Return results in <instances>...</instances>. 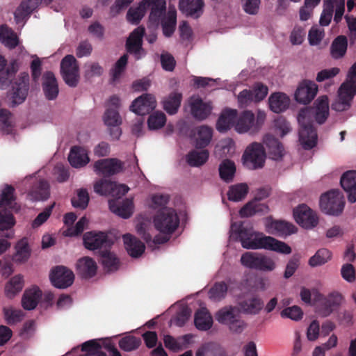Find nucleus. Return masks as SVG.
Returning a JSON list of instances; mask_svg holds the SVG:
<instances>
[{
    "label": "nucleus",
    "instance_id": "f257e3e1",
    "mask_svg": "<svg viewBox=\"0 0 356 356\" xmlns=\"http://www.w3.org/2000/svg\"><path fill=\"white\" fill-rule=\"evenodd\" d=\"M329 115V101L327 96L318 97L314 107L302 108L297 119L300 126L299 141L305 149H312L317 144L318 136L313 126L314 119L319 124H323Z\"/></svg>",
    "mask_w": 356,
    "mask_h": 356
},
{
    "label": "nucleus",
    "instance_id": "f03ea898",
    "mask_svg": "<svg viewBox=\"0 0 356 356\" xmlns=\"http://www.w3.org/2000/svg\"><path fill=\"white\" fill-rule=\"evenodd\" d=\"M230 238L238 240L242 247L247 250L265 249L284 254L291 252V247L286 243L265 236L263 233L255 232L252 227L243 225H232Z\"/></svg>",
    "mask_w": 356,
    "mask_h": 356
},
{
    "label": "nucleus",
    "instance_id": "7ed1b4c3",
    "mask_svg": "<svg viewBox=\"0 0 356 356\" xmlns=\"http://www.w3.org/2000/svg\"><path fill=\"white\" fill-rule=\"evenodd\" d=\"M266 118V113L261 110L257 111L256 117L251 111H243L237 114L234 129L238 134H255L261 130Z\"/></svg>",
    "mask_w": 356,
    "mask_h": 356
},
{
    "label": "nucleus",
    "instance_id": "20e7f679",
    "mask_svg": "<svg viewBox=\"0 0 356 356\" xmlns=\"http://www.w3.org/2000/svg\"><path fill=\"white\" fill-rule=\"evenodd\" d=\"M154 225L156 230L163 234L171 235L179 225V218L175 209L164 208L154 217Z\"/></svg>",
    "mask_w": 356,
    "mask_h": 356
},
{
    "label": "nucleus",
    "instance_id": "39448f33",
    "mask_svg": "<svg viewBox=\"0 0 356 356\" xmlns=\"http://www.w3.org/2000/svg\"><path fill=\"white\" fill-rule=\"evenodd\" d=\"M319 204L324 213L337 216L343 211L345 201L339 191L331 190L321 196Z\"/></svg>",
    "mask_w": 356,
    "mask_h": 356
},
{
    "label": "nucleus",
    "instance_id": "423d86ee",
    "mask_svg": "<svg viewBox=\"0 0 356 356\" xmlns=\"http://www.w3.org/2000/svg\"><path fill=\"white\" fill-rule=\"evenodd\" d=\"M240 261L245 268L260 271L268 272L275 268V263L272 258L254 252L243 253Z\"/></svg>",
    "mask_w": 356,
    "mask_h": 356
},
{
    "label": "nucleus",
    "instance_id": "0eeeda50",
    "mask_svg": "<svg viewBox=\"0 0 356 356\" xmlns=\"http://www.w3.org/2000/svg\"><path fill=\"white\" fill-rule=\"evenodd\" d=\"M266 157L263 145L254 142L247 147L243 155V160L248 169L256 170L264 167Z\"/></svg>",
    "mask_w": 356,
    "mask_h": 356
},
{
    "label": "nucleus",
    "instance_id": "6e6552de",
    "mask_svg": "<svg viewBox=\"0 0 356 356\" xmlns=\"http://www.w3.org/2000/svg\"><path fill=\"white\" fill-rule=\"evenodd\" d=\"M60 72L65 83L70 87H76L79 80V67L72 55L65 56L60 62Z\"/></svg>",
    "mask_w": 356,
    "mask_h": 356
},
{
    "label": "nucleus",
    "instance_id": "1a4fd4ad",
    "mask_svg": "<svg viewBox=\"0 0 356 356\" xmlns=\"http://www.w3.org/2000/svg\"><path fill=\"white\" fill-rule=\"evenodd\" d=\"M84 247L92 251L107 250L113 242L104 232L90 231L86 232L83 236Z\"/></svg>",
    "mask_w": 356,
    "mask_h": 356
},
{
    "label": "nucleus",
    "instance_id": "9d476101",
    "mask_svg": "<svg viewBox=\"0 0 356 356\" xmlns=\"http://www.w3.org/2000/svg\"><path fill=\"white\" fill-rule=\"evenodd\" d=\"M129 188L125 184H118L106 179H101L94 184V191L100 195H110L120 198L124 195Z\"/></svg>",
    "mask_w": 356,
    "mask_h": 356
},
{
    "label": "nucleus",
    "instance_id": "9b49d317",
    "mask_svg": "<svg viewBox=\"0 0 356 356\" xmlns=\"http://www.w3.org/2000/svg\"><path fill=\"white\" fill-rule=\"evenodd\" d=\"M293 216L296 222L305 229H312L318 222L316 213L305 204L294 209Z\"/></svg>",
    "mask_w": 356,
    "mask_h": 356
},
{
    "label": "nucleus",
    "instance_id": "f8f14e48",
    "mask_svg": "<svg viewBox=\"0 0 356 356\" xmlns=\"http://www.w3.org/2000/svg\"><path fill=\"white\" fill-rule=\"evenodd\" d=\"M52 284L58 289H66L73 284L74 275L73 272L63 266L54 268L49 275Z\"/></svg>",
    "mask_w": 356,
    "mask_h": 356
},
{
    "label": "nucleus",
    "instance_id": "ddd939ff",
    "mask_svg": "<svg viewBox=\"0 0 356 356\" xmlns=\"http://www.w3.org/2000/svg\"><path fill=\"white\" fill-rule=\"evenodd\" d=\"M144 34L145 28L138 26L133 31L127 40V50L134 56L136 60H139L145 55V51L142 47Z\"/></svg>",
    "mask_w": 356,
    "mask_h": 356
},
{
    "label": "nucleus",
    "instance_id": "4468645a",
    "mask_svg": "<svg viewBox=\"0 0 356 356\" xmlns=\"http://www.w3.org/2000/svg\"><path fill=\"white\" fill-rule=\"evenodd\" d=\"M156 106L155 97L151 94H144L136 98L130 106V110L140 117H143Z\"/></svg>",
    "mask_w": 356,
    "mask_h": 356
},
{
    "label": "nucleus",
    "instance_id": "2eb2a0df",
    "mask_svg": "<svg viewBox=\"0 0 356 356\" xmlns=\"http://www.w3.org/2000/svg\"><path fill=\"white\" fill-rule=\"evenodd\" d=\"M94 171L104 177L120 172L123 168V163L118 159H104L94 163Z\"/></svg>",
    "mask_w": 356,
    "mask_h": 356
},
{
    "label": "nucleus",
    "instance_id": "dca6fc26",
    "mask_svg": "<svg viewBox=\"0 0 356 356\" xmlns=\"http://www.w3.org/2000/svg\"><path fill=\"white\" fill-rule=\"evenodd\" d=\"M103 119L104 124L108 129L111 137L113 140H118L122 135V130L120 126L122 122L118 111L107 108Z\"/></svg>",
    "mask_w": 356,
    "mask_h": 356
},
{
    "label": "nucleus",
    "instance_id": "f3484780",
    "mask_svg": "<svg viewBox=\"0 0 356 356\" xmlns=\"http://www.w3.org/2000/svg\"><path fill=\"white\" fill-rule=\"evenodd\" d=\"M318 86L312 81L305 80L300 83L295 92V99L303 104L310 103L316 97Z\"/></svg>",
    "mask_w": 356,
    "mask_h": 356
},
{
    "label": "nucleus",
    "instance_id": "a211bd4d",
    "mask_svg": "<svg viewBox=\"0 0 356 356\" xmlns=\"http://www.w3.org/2000/svg\"><path fill=\"white\" fill-rule=\"evenodd\" d=\"M145 10H150L149 22L158 26L162 17L167 14L165 0H143Z\"/></svg>",
    "mask_w": 356,
    "mask_h": 356
},
{
    "label": "nucleus",
    "instance_id": "6ab92c4d",
    "mask_svg": "<svg viewBox=\"0 0 356 356\" xmlns=\"http://www.w3.org/2000/svg\"><path fill=\"white\" fill-rule=\"evenodd\" d=\"M50 194L49 182L44 179H39L34 181L27 197L33 202H44L49 198Z\"/></svg>",
    "mask_w": 356,
    "mask_h": 356
},
{
    "label": "nucleus",
    "instance_id": "aec40b11",
    "mask_svg": "<svg viewBox=\"0 0 356 356\" xmlns=\"http://www.w3.org/2000/svg\"><path fill=\"white\" fill-rule=\"evenodd\" d=\"M266 227L268 233L281 237L289 236L297 231L295 225L284 220H268Z\"/></svg>",
    "mask_w": 356,
    "mask_h": 356
},
{
    "label": "nucleus",
    "instance_id": "412c9836",
    "mask_svg": "<svg viewBox=\"0 0 356 356\" xmlns=\"http://www.w3.org/2000/svg\"><path fill=\"white\" fill-rule=\"evenodd\" d=\"M42 88L45 98L51 101L57 98L59 88L57 79L51 71H47L42 76Z\"/></svg>",
    "mask_w": 356,
    "mask_h": 356
},
{
    "label": "nucleus",
    "instance_id": "4be33fe9",
    "mask_svg": "<svg viewBox=\"0 0 356 356\" xmlns=\"http://www.w3.org/2000/svg\"><path fill=\"white\" fill-rule=\"evenodd\" d=\"M346 86V84H341L338 91L337 97L332 103L331 107L336 111L341 112L348 110L350 107L354 96L356 95Z\"/></svg>",
    "mask_w": 356,
    "mask_h": 356
},
{
    "label": "nucleus",
    "instance_id": "5701e85b",
    "mask_svg": "<svg viewBox=\"0 0 356 356\" xmlns=\"http://www.w3.org/2000/svg\"><path fill=\"white\" fill-rule=\"evenodd\" d=\"M342 300L343 298L340 293H331L318 305L316 312L322 317H327L341 305Z\"/></svg>",
    "mask_w": 356,
    "mask_h": 356
},
{
    "label": "nucleus",
    "instance_id": "b1692460",
    "mask_svg": "<svg viewBox=\"0 0 356 356\" xmlns=\"http://www.w3.org/2000/svg\"><path fill=\"white\" fill-rule=\"evenodd\" d=\"M190 107L192 115L198 120L206 119L211 114L212 110L211 104L204 102L200 97H192Z\"/></svg>",
    "mask_w": 356,
    "mask_h": 356
},
{
    "label": "nucleus",
    "instance_id": "393cba45",
    "mask_svg": "<svg viewBox=\"0 0 356 356\" xmlns=\"http://www.w3.org/2000/svg\"><path fill=\"white\" fill-rule=\"evenodd\" d=\"M341 186L348 194L350 202H356V171L350 170L343 174L340 180Z\"/></svg>",
    "mask_w": 356,
    "mask_h": 356
},
{
    "label": "nucleus",
    "instance_id": "a878e982",
    "mask_svg": "<svg viewBox=\"0 0 356 356\" xmlns=\"http://www.w3.org/2000/svg\"><path fill=\"white\" fill-rule=\"evenodd\" d=\"M263 143L268 152L269 157L275 161L280 160L284 154L282 144L273 136L266 134L263 138Z\"/></svg>",
    "mask_w": 356,
    "mask_h": 356
},
{
    "label": "nucleus",
    "instance_id": "bb28decb",
    "mask_svg": "<svg viewBox=\"0 0 356 356\" xmlns=\"http://www.w3.org/2000/svg\"><path fill=\"white\" fill-rule=\"evenodd\" d=\"M124 247L128 254L134 258L139 257L144 252L145 244L131 234L122 236Z\"/></svg>",
    "mask_w": 356,
    "mask_h": 356
},
{
    "label": "nucleus",
    "instance_id": "cd10ccee",
    "mask_svg": "<svg viewBox=\"0 0 356 356\" xmlns=\"http://www.w3.org/2000/svg\"><path fill=\"white\" fill-rule=\"evenodd\" d=\"M110 210L120 217L127 219L133 213V201L131 199H125L122 202H118L115 200H108Z\"/></svg>",
    "mask_w": 356,
    "mask_h": 356
},
{
    "label": "nucleus",
    "instance_id": "c85d7f7f",
    "mask_svg": "<svg viewBox=\"0 0 356 356\" xmlns=\"http://www.w3.org/2000/svg\"><path fill=\"white\" fill-rule=\"evenodd\" d=\"M203 0H179V10L188 16L199 17L203 12Z\"/></svg>",
    "mask_w": 356,
    "mask_h": 356
},
{
    "label": "nucleus",
    "instance_id": "c756f323",
    "mask_svg": "<svg viewBox=\"0 0 356 356\" xmlns=\"http://www.w3.org/2000/svg\"><path fill=\"white\" fill-rule=\"evenodd\" d=\"M97 264L89 257L79 259L76 263L77 273L83 278L88 279L95 275L97 273Z\"/></svg>",
    "mask_w": 356,
    "mask_h": 356
},
{
    "label": "nucleus",
    "instance_id": "7c9ffc66",
    "mask_svg": "<svg viewBox=\"0 0 356 356\" xmlns=\"http://www.w3.org/2000/svg\"><path fill=\"white\" fill-rule=\"evenodd\" d=\"M237 114L238 112L236 109H225L217 121V130L219 132L223 133L229 130L233 125L234 126Z\"/></svg>",
    "mask_w": 356,
    "mask_h": 356
},
{
    "label": "nucleus",
    "instance_id": "2f4dec72",
    "mask_svg": "<svg viewBox=\"0 0 356 356\" xmlns=\"http://www.w3.org/2000/svg\"><path fill=\"white\" fill-rule=\"evenodd\" d=\"M289 103L290 99L283 92H274L268 98L270 109L275 113L286 111L289 106Z\"/></svg>",
    "mask_w": 356,
    "mask_h": 356
},
{
    "label": "nucleus",
    "instance_id": "473e14b6",
    "mask_svg": "<svg viewBox=\"0 0 356 356\" xmlns=\"http://www.w3.org/2000/svg\"><path fill=\"white\" fill-rule=\"evenodd\" d=\"M68 161L72 167L78 168L88 164L90 159L85 149L74 146L70 149Z\"/></svg>",
    "mask_w": 356,
    "mask_h": 356
},
{
    "label": "nucleus",
    "instance_id": "72a5a7b5",
    "mask_svg": "<svg viewBox=\"0 0 356 356\" xmlns=\"http://www.w3.org/2000/svg\"><path fill=\"white\" fill-rule=\"evenodd\" d=\"M163 33L165 37H170L175 32L177 24V12L175 8H169L167 14L160 21Z\"/></svg>",
    "mask_w": 356,
    "mask_h": 356
},
{
    "label": "nucleus",
    "instance_id": "f704fd0d",
    "mask_svg": "<svg viewBox=\"0 0 356 356\" xmlns=\"http://www.w3.org/2000/svg\"><path fill=\"white\" fill-rule=\"evenodd\" d=\"M213 130L211 127L202 125L198 127L194 134L195 146L196 148H204L211 142Z\"/></svg>",
    "mask_w": 356,
    "mask_h": 356
},
{
    "label": "nucleus",
    "instance_id": "c9c22d12",
    "mask_svg": "<svg viewBox=\"0 0 356 356\" xmlns=\"http://www.w3.org/2000/svg\"><path fill=\"white\" fill-rule=\"evenodd\" d=\"M181 93L172 92L163 99V108L169 115H175L181 106Z\"/></svg>",
    "mask_w": 356,
    "mask_h": 356
},
{
    "label": "nucleus",
    "instance_id": "e433bc0d",
    "mask_svg": "<svg viewBox=\"0 0 356 356\" xmlns=\"http://www.w3.org/2000/svg\"><path fill=\"white\" fill-rule=\"evenodd\" d=\"M194 323L199 330L207 331L213 325V318L207 308H201L195 314Z\"/></svg>",
    "mask_w": 356,
    "mask_h": 356
},
{
    "label": "nucleus",
    "instance_id": "4c0bfd02",
    "mask_svg": "<svg viewBox=\"0 0 356 356\" xmlns=\"http://www.w3.org/2000/svg\"><path fill=\"white\" fill-rule=\"evenodd\" d=\"M42 291L38 286H33L24 292V309L31 310L36 307Z\"/></svg>",
    "mask_w": 356,
    "mask_h": 356
},
{
    "label": "nucleus",
    "instance_id": "58836bf2",
    "mask_svg": "<svg viewBox=\"0 0 356 356\" xmlns=\"http://www.w3.org/2000/svg\"><path fill=\"white\" fill-rule=\"evenodd\" d=\"M263 306V301L257 296L245 300L239 303L240 309L246 314H258L262 309Z\"/></svg>",
    "mask_w": 356,
    "mask_h": 356
},
{
    "label": "nucleus",
    "instance_id": "ea45409f",
    "mask_svg": "<svg viewBox=\"0 0 356 356\" xmlns=\"http://www.w3.org/2000/svg\"><path fill=\"white\" fill-rule=\"evenodd\" d=\"M0 42L9 49H13L19 44L16 33L6 25L0 26Z\"/></svg>",
    "mask_w": 356,
    "mask_h": 356
},
{
    "label": "nucleus",
    "instance_id": "a19ab883",
    "mask_svg": "<svg viewBox=\"0 0 356 356\" xmlns=\"http://www.w3.org/2000/svg\"><path fill=\"white\" fill-rule=\"evenodd\" d=\"M137 233L145 241V242L150 245L152 243L156 244H163L170 239V235L165 234L164 236L157 235L153 240H152V236L148 232L147 226L145 223H139L136 225Z\"/></svg>",
    "mask_w": 356,
    "mask_h": 356
},
{
    "label": "nucleus",
    "instance_id": "79ce46f5",
    "mask_svg": "<svg viewBox=\"0 0 356 356\" xmlns=\"http://www.w3.org/2000/svg\"><path fill=\"white\" fill-rule=\"evenodd\" d=\"M268 211V207L255 201L249 202L244 205L239 211L241 217H249L256 213H266Z\"/></svg>",
    "mask_w": 356,
    "mask_h": 356
},
{
    "label": "nucleus",
    "instance_id": "37998d69",
    "mask_svg": "<svg viewBox=\"0 0 356 356\" xmlns=\"http://www.w3.org/2000/svg\"><path fill=\"white\" fill-rule=\"evenodd\" d=\"M238 316V309L232 306L225 307L216 314V321L223 325H229Z\"/></svg>",
    "mask_w": 356,
    "mask_h": 356
},
{
    "label": "nucleus",
    "instance_id": "c03bdc74",
    "mask_svg": "<svg viewBox=\"0 0 356 356\" xmlns=\"http://www.w3.org/2000/svg\"><path fill=\"white\" fill-rule=\"evenodd\" d=\"M195 356H227L225 350L214 343H206L198 348Z\"/></svg>",
    "mask_w": 356,
    "mask_h": 356
},
{
    "label": "nucleus",
    "instance_id": "a18cd8bd",
    "mask_svg": "<svg viewBox=\"0 0 356 356\" xmlns=\"http://www.w3.org/2000/svg\"><path fill=\"white\" fill-rule=\"evenodd\" d=\"M348 40L346 36L339 35L332 42L330 47L331 56L334 59L342 58L347 50Z\"/></svg>",
    "mask_w": 356,
    "mask_h": 356
},
{
    "label": "nucleus",
    "instance_id": "49530a36",
    "mask_svg": "<svg viewBox=\"0 0 356 356\" xmlns=\"http://www.w3.org/2000/svg\"><path fill=\"white\" fill-rule=\"evenodd\" d=\"M248 186L245 183L231 186L227 192L228 199L232 202L243 200L248 193Z\"/></svg>",
    "mask_w": 356,
    "mask_h": 356
},
{
    "label": "nucleus",
    "instance_id": "de8ad7c7",
    "mask_svg": "<svg viewBox=\"0 0 356 356\" xmlns=\"http://www.w3.org/2000/svg\"><path fill=\"white\" fill-rule=\"evenodd\" d=\"M102 258V264L108 272L115 271L119 267L118 258L107 250L98 252Z\"/></svg>",
    "mask_w": 356,
    "mask_h": 356
},
{
    "label": "nucleus",
    "instance_id": "09e8293b",
    "mask_svg": "<svg viewBox=\"0 0 356 356\" xmlns=\"http://www.w3.org/2000/svg\"><path fill=\"white\" fill-rule=\"evenodd\" d=\"M209 159V152L206 149L200 152L193 150L186 156V161L191 167H199L204 164Z\"/></svg>",
    "mask_w": 356,
    "mask_h": 356
},
{
    "label": "nucleus",
    "instance_id": "8fccbe9b",
    "mask_svg": "<svg viewBox=\"0 0 356 356\" xmlns=\"http://www.w3.org/2000/svg\"><path fill=\"white\" fill-rule=\"evenodd\" d=\"M335 0H323V10L320 17L321 26H327L331 22L334 13Z\"/></svg>",
    "mask_w": 356,
    "mask_h": 356
},
{
    "label": "nucleus",
    "instance_id": "3c124183",
    "mask_svg": "<svg viewBox=\"0 0 356 356\" xmlns=\"http://www.w3.org/2000/svg\"><path fill=\"white\" fill-rule=\"evenodd\" d=\"M235 172L236 167L233 161L226 159L220 164L219 174L222 180L227 182L232 181Z\"/></svg>",
    "mask_w": 356,
    "mask_h": 356
},
{
    "label": "nucleus",
    "instance_id": "603ef678",
    "mask_svg": "<svg viewBox=\"0 0 356 356\" xmlns=\"http://www.w3.org/2000/svg\"><path fill=\"white\" fill-rule=\"evenodd\" d=\"M146 13L143 0L137 7H131L127 13V19L133 24H138Z\"/></svg>",
    "mask_w": 356,
    "mask_h": 356
},
{
    "label": "nucleus",
    "instance_id": "864d4df0",
    "mask_svg": "<svg viewBox=\"0 0 356 356\" xmlns=\"http://www.w3.org/2000/svg\"><path fill=\"white\" fill-rule=\"evenodd\" d=\"M22 289V278L21 276L13 277L5 286V294L7 298H14Z\"/></svg>",
    "mask_w": 356,
    "mask_h": 356
},
{
    "label": "nucleus",
    "instance_id": "5fc2aeb1",
    "mask_svg": "<svg viewBox=\"0 0 356 356\" xmlns=\"http://www.w3.org/2000/svg\"><path fill=\"white\" fill-rule=\"evenodd\" d=\"M140 344V339L132 335L125 336L119 341L120 348L126 352H130L138 349Z\"/></svg>",
    "mask_w": 356,
    "mask_h": 356
},
{
    "label": "nucleus",
    "instance_id": "6e6d98bb",
    "mask_svg": "<svg viewBox=\"0 0 356 356\" xmlns=\"http://www.w3.org/2000/svg\"><path fill=\"white\" fill-rule=\"evenodd\" d=\"M331 258L330 252L325 248L319 249L309 260V265L312 267L322 266Z\"/></svg>",
    "mask_w": 356,
    "mask_h": 356
},
{
    "label": "nucleus",
    "instance_id": "4d7b16f0",
    "mask_svg": "<svg viewBox=\"0 0 356 356\" xmlns=\"http://www.w3.org/2000/svg\"><path fill=\"white\" fill-rule=\"evenodd\" d=\"M165 122V115L162 111H156L149 116L147 125L150 130H157L162 128Z\"/></svg>",
    "mask_w": 356,
    "mask_h": 356
},
{
    "label": "nucleus",
    "instance_id": "13d9d810",
    "mask_svg": "<svg viewBox=\"0 0 356 356\" xmlns=\"http://www.w3.org/2000/svg\"><path fill=\"white\" fill-rule=\"evenodd\" d=\"M227 292V286L225 282H221L214 284L209 292V298L213 300L219 301L224 298Z\"/></svg>",
    "mask_w": 356,
    "mask_h": 356
},
{
    "label": "nucleus",
    "instance_id": "bf43d9fd",
    "mask_svg": "<svg viewBox=\"0 0 356 356\" xmlns=\"http://www.w3.org/2000/svg\"><path fill=\"white\" fill-rule=\"evenodd\" d=\"M89 195L86 189L81 188L77 191L76 197L72 198V204L74 208L85 209L88 204Z\"/></svg>",
    "mask_w": 356,
    "mask_h": 356
},
{
    "label": "nucleus",
    "instance_id": "052dcab7",
    "mask_svg": "<svg viewBox=\"0 0 356 356\" xmlns=\"http://www.w3.org/2000/svg\"><path fill=\"white\" fill-rule=\"evenodd\" d=\"M88 219L84 216L82 217L76 223L75 226H71L64 232L65 236L72 237L79 235L83 232L85 226L88 224Z\"/></svg>",
    "mask_w": 356,
    "mask_h": 356
},
{
    "label": "nucleus",
    "instance_id": "680f3d73",
    "mask_svg": "<svg viewBox=\"0 0 356 356\" xmlns=\"http://www.w3.org/2000/svg\"><path fill=\"white\" fill-rule=\"evenodd\" d=\"M10 85L12 88V92H11V104L12 106H16L17 104H19L22 102V82L21 79H19V81H10Z\"/></svg>",
    "mask_w": 356,
    "mask_h": 356
},
{
    "label": "nucleus",
    "instance_id": "e2e57ef3",
    "mask_svg": "<svg viewBox=\"0 0 356 356\" xmlns=\"http://www.w3.org/2000/svg\"><path fill=\"white\" fill-rule=\"evenodd\" d=\"M128 60V56L124 54L115 63L114 67L111 70L112 81H115L119 79L121 73L124 71Z\"/></svg>",
    "mask_w": 356,
    "mask_h": 356
},
{
    "label": "nucleus",
    "instance_id": "0e129e2a",
    "mask_svg": "<svg viewBox=\"0 0 356 356\" xmlns=\"http://www.w3.org/2000/svg\"><path fill=\"white\" fill-rule=\"evenodd\" d=\"M253 92L254 102H259L264 99L268 95V87L261 82L255 83L251 90Z\"/></svg>",
    "mask_w": 356,
    "mask_h": 356
},
{
    "label": "nucleus",
    "instance_id": "69168bd1",
    "mask_svg": "<svg viewBox=\"0 0 356 356\" xmlns=\"http://www.w3.org/2000/svg\"><path fill=\"white\" fill-rule=\"evenodd\" d=\"M237 100L240 108H245L254 102L253 92L251 90L244 89L241 91L238 96Z\"/></svg>",
    "mask_w": 356,
    "mask_h": 356
},
{
    "label": "nucleus",
    "instance_id": "338daca9",
    "mask_svg": "<svg viewBox=\"0 0 356 356\" xmlns=\"http://www.w3.org/2000/svg\"><path fill=\"white\" fill-rule=\"evenodd\" d=\"M14 188L10 186H6L0 191V207L11 206L14 200Z\"/></svg>",
    "mask_w": 356,
    "mask_h": 356
},
{
    "label": "nucleus",
    "instance_id": "774afa93",
    "mask_svg": "<svg viewBox=\"0 0 356 356\" xmlns=\"http://www.w3.org/2000/svg\"><path fill=\"white\" fill-rule=\"evenodd\" d=\"M342 84H346V88L356 93V62L350 67L346 81Z\"/></svg>",
    "mask_w": 356,
    "mask_h": 356
}]
</instances>
